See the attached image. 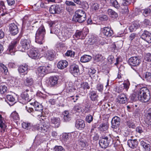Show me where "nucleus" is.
<instances>
[{"label":"nucleus","mask_w":151,"mask_h":151,"mask_svg":"<svg viewBox=\"0 0 151 151\" xmlns=\"http://www.w3.org/2000/svg\"><path fill=\"white\" fill-rule=\"evenodd\" d=\"M143 76L145 79L147 81H149L151 78V73L149 72H146L144 73Z\"/></svg>","instance_id":"41"},{"label":"nucleus","mask_w":151,"mask_h":151,"mask_svg":"<svg viewBox=\"0 0 151 151\" xmlns=\"http://www.w3.org/2000/svg\"><path fill=\"white\" fill-rule=\"evenodd\" d=\"M102 31L104 35L107 37H111L113 33L112 30L110 28L108 27L103 28Z\"/></svg>","instance_id":"18"},{"label":"nucleus","mask_w":151,"mask_h":151,"mask_svg":"<svg viewBox=\"0 0 151 151\" xmlns=\"http://www.w3.org/2000/svg\"><path fill=\"white\" fill-rule=\"evenodd\" d=\"M146 121L148 124L151 125V108L149 109L145 115Z\"/></svg>","instance_id":"28"},{"label":"nucleus","mask_w":151,"mask_h":151,"mask_svg":"<svg viewBox=\"0 0 151 151\" xmlns=\"http://www.w3.org/2000/svg\"><path fill=\"white\" fill-rule=\"evenodd\" d=\"M82 87L84 90L89 89L90 88L88 83L86 82L83 83L82 85Z\"/></svg>","instance_id":"51"},{"label":"nucleus","mask_w":151,"mask_h":151,"mask_svg":"<svg viewBox=\"0 0 151 151\" xmlns=\"http://www.w3.org/2000/svg\"><path fill=\"white\" fill-rule=\"evenodd\" d=\"M69 70L74 76L77 75L79 73V70L78 66L75 64L70 65Z\"/></svg>","instance_id":"14"},{"label":"nucleus","mask_w":151,"mask_h":151,"mask_svg":"<svg viewBox=\"0 0 151 151\" xmlns=\"http://www.w3.org/2000/svg\"><path fill=\"white\" fill-rule=\"evenodd\" d=\"M7 1L9 5H13L15 4V0H7Z\"/></svg>","instance_id":"63"},{"label":"nucleus","mask_w":151,"mask_h":151,"mask_svg":"<svg viewBox=\"0 0 151 151\" xmlns=\"http://www.w3.org/2000/svg\"><path fill=\"white\" fill-rule=\"evenodd\" d=\"M107 14L111 17L116 18L118 16V14L111 9H108L107 11Z\"/></svg>","instance_id":"27"},{"label":"nucleus","mask_w":151,"mask_h":151,"mask_svg":"<svg viewBox=\"0 0 151 151\" xmlns=\"http://www.w3.org/2000/svg\"><path fill=\"white\" fill-rule=\"evenodd\" d=\"M108 126L107 123L101 124L99 127V130L101 132L106 131L108 129Z\"/></svg>","instance_id":"35"},{"label":"nucleus","mask_w":151,"mask_h":151,"mask_svg":"<svg viewBox=\"0 0 151 151\" xmlns=\"http://www.w3.org/2000/svg\"><path fill=\"white\" fill-rule=\"evenodd\" d=\"M83 30L82 31H79L77 30L74 36L78 39H83L84 38L83 36L84 34H83Z\"/></svg>","instance_id":"34"},{"label":"nucleus","mask_w":151,"mask_h":151,"mask_svg":"<svg viewBox=\"0 0 151 151\" xmlns=\"http://www.w3.org/2000/svg\"><path fill=\"white\" fill-rule=\"evenodd\" d=\"M74 110L78 112H81L82 111V108L81 104H78L73 108Z\"/></svg>","instance_id":"38"},{"label":"nucleus","mask_w":151,"mask_h":151,"mask_svg":"<svg viewBox=\"0 0 151 151\" xmlns=\"http://www.w3.org/2000/svg\"><path fill=\"white\" fill-rule=\"evenodd\" d=\"M55 55L54 51L53 50H49L47 51L45 55V57L47 59L52 60L54 58Z\"/></svg>","instance_id":"24"},{"label":"nucleus","mask_w":151,"mask_h":151,"mask_svg":"<svg viewBox=\"0 0 151 151\" xmlns=\"http://www.w3.org/2000/svg\"><path fill=\"white\" fill-rule=\"evenodd\" d=\"M58 78L56 77H51L50 78L48 82V84L51 86H53L58 83Z\"/></svg>","instance_id":"26"},{"label":"nucleus","mask_w":151,"mask_h":151,"mask_svg":"<svg viewBox=\"0 0 151 151\" xmlns=\"http://www.w3.org/2000/svg\"><path fill=\"white\" fill-rule=\"evenodd\" d=\"M123 85L124 88L125 89L126 91H127L128 89L129 88L130 85V83L128 82H127L126 83H124L123 84Z\"/></svg>","instance_id":"56"},{"label":"nucleus","mask_w":151,"mask_h":151,"mask_svg":"<svg viewBox=\"0 0 151 151\" xmlns=\"http://www.w3.org/2000/svg\"><path fill=\"white\" fill-rule=\"evenodd\" d=\"M23 91L21 94V97L22 102L25 104L29 102L31 100V99L29 98L27 93L29 91V89H26L24 86L23 87Z\"/></svg>","instance_id":"10"},{"label":"nucleus","mask_w":151,"mask_h":151,"mask_svg":"<svg viewBox=\"0 0 151 151\" xmlns=\"http://www.w3.org/2000/svg\"><path fill=\"white\" fill-rule=\"evenodd\" d=\"M60 119L58 118L52 117L50 119V122L53 125V127L55 128L58 127L60 125Z\"/></svg>","instance_id":"22"},{"label":"nucleus","mask_w":151,"mask_h":151,"mask_svg":"<svg viewBox=\"0 0 151 151\" xmlns=\"http://www.w3.org/2000/svg\"><path fill=\"white\" fill-rule=\"evenodd\" d=\"M0 69L2 70V71H4L5 74H7L8 72V69L7 67L4 65L3 64H0Z\"/></svg>","instance_id":"47"},{"label":"nucleus","mask_w":151,"mask_h":151,"mask_svg":"<svg viewBox=\"0 0 151 151\" xmlns=\"http://www.w3.org/2000/svg\"><path fill=\"white\" fill-rule=\"evenodd\" d=\"M6 101L8 103L9 102H14L15 101V99L13 96L11 95H8L6 96Z\"/></svg>","instance_id":"39"},{"label":"nucleus","mask_w":151,"mask_h":151,"mask_svg":"<svg viewBox=\"0 0 151 151\" xmlns=\"http://www.w3.org/2000/svg\"><path fill=\"white\" fill-rule=\"evenodd\" d=\"M145 60L148 62L151 61V54L150 53H147L145 56Z\"/></svg>","instance_id":"52"},{"label":"nucleus","mask_w":151,"mask_h":151,"mask_svg":"<svg viewBox=\"0 0 151 151\" xmlns=\"http://www.w3.org/2000/svg\"><path fill=\"white\" fill-rule=\"evenodd\" d=\"M102 57L101 55L98 54L96 55L95 57V59L97 62H99L101 61Z\"/></svg>","instance_id":"57"},{"label":"nucleus","mask_w":151,"mask_h":151,"mask_svg":"<svg viewBox=\"0 0 151 151\" xmlns=\"http://www.w3.org/2000/svg\"><path fill=\"white\" fill-rule=\"evenodd\" d=\"M43 110V108L42 107V106L40 105H39V106L35 108V111H39L40 112H42Z\"/></svg>","instance_id":"64"},{"label":"nucleus","mask_w":151,"mask_h":151,"mask_svg":"<svg viewBox=\"0 0 151 151\" xmlns=\"http://www.w3.org/2000/svg\"><path fill=\"white\" fill-rule=\"evenodd\" d=\"M111 139L110 134L108 135H102L99 140L100 146L102 148H106L109 146Z\"/></svg>","instance_id":"4"},{"label":"nucleus","mask_w":151,"mask_h":151,"mask_svg":"<svg viewBox=\"0 0 151 151\" xmlns=\"http://www.w3.org/2000/svg\"><path fill=\"white\" fill-rule=\"evenodd\" d=\"M29 56L32 58L37 59L40 56L39 51L36 48L31 49L28 53Z\"/></svg>","instance_id":"12"},{"label":"nucleus","mask_w":151,"mask_h":151,"mask_svg":"<svg viewBox=\"0 0 151 151\" xmlns=\"http://www.w3.org/2000/svg\"><path fill=\"white\" fill-rule=\"evenodd\" d=\"M77 132H73L69 133L70 137L72 139L76 137L77 136Z\"/></svg>","instance_id":"55"},{"label":"nucleus","mask_w":151,"mask_h":151,"mask_svg":"<svg viewBox=\"0 0 151 151\" xmlns=\"http://www.w3.org/2000/svg\"><path fill=\"white\" fill-rule=\"evenodd\" d=\"M145 151H150V145L148 144H147L144 147H143Z\"/></svg>","instance_id":"60"},{"label":"nucleus","mask_w":151,"mask_h":151,"mask_svg":"<svg viewBox=\"0 0 151 151\" xmlns=\"http://www.w3.org/2000/svg\"><path fill=\"white\" fill-rule=\"evenodd\" d=\"M139 27V24L137 22H133L129 26V29L130 32L136 30Z\"/></svg>","instance_id":"30"},{"label":"nucleus","mask_w":151,"mask_h":151,"mask_svg":"<svg viewBox=\"0 0 151 151\" xmlns=\"http://www.w3.org/2000/svg\"><path fill=\"white\" fill-rule=\"evenodd\" d=\"M62 139L64 141H67L70 137L69 133L68 134H63L62 136Z\"/></svg>","instance_id":"54"},{"label":"nucleus","mask_w":151,"mask_h":151,"mask_svg":"<svg viewBox=\"0 0 151 151\" xmlns=\"http://www.w3.org/2000/svg\"><path fill=\"white\" fill-rule=\"evenodd\" d=\"M150 34V33L148 32L147 30H145L141 36V37L142 39L145 40Z\"/></svg>","instance_id":"42"},{"label":"nucleus","mask_w":151,"mask_h":151,"mask_svg":"<svg viewBox=\"0 0 151 151\" xmlns=\"http://www.w3.org/2000/svg\"><path fill=\"white\" fill-rule=\"evenodd\" d=\"M141 60L140 57L139 56L132 57L129 58L128 60V63L132 67H137L141 63ZM132 68L137 73L139 71L136 68V69L132 67Z\"/></svg>","instance_id":"6"},{"label":"nucleus","mask_w":151,"mask_h":151,"mask_svg":"<svg viewBox=\"0 0 151 151\" xmlns=\"http://www.w3.org/2000/svg\"><path fill=\"white\" fill-rule=\"evenodd\" d=\"M108 60L110 64H111L114 59L113 56L111 55L109 56L108 58Z\"/></svg>","instance_id":"59"},{"label":"nucleus","mask_w":151,"mask_h":151,"mask_svg":"<svg viewBox=\"0 0 151 151\" xmlns=\"http://www.w3.org/2000/svg\"><path fill=\"white\" fill-rule=\"evenodd\" d=\"M100 19L101 21H106L108 19V17L107 16L105 15H102L100 17Z\"/></svg>","instance_id":"58"},{"label":"nucleus","mask_w":151,"mask_h":151,"mask_svg":"<svg viewBox=\"0 0 151 151\" xmlns=\"http://www.w3.org/2000/svg\"><path fill=\"white\" fill-rule=\"evenodd\" d=\"M110 5L116 9H119L120 7L119 4L116 0H110Z\"/></svg>","instance_id":"36"},{"label":"nucleus","mask_w":151,"mask_h":151,"mask_svg":"<svg viewBox=\"0 0 151 151\" xmlns=\"http://www.w3.org/2000/svg\"><path fill=\"white\" fill-rule=\"evenodd\" d=\"M89 96L91 99L92 101L96 100L98 97V95L97 94V92L93 91H90Z\"/></svg>","instance_id":"29"},{"label":"nucleus","mask_w":151,"mask_h":151,"mask_svg":"<svg viewBox=\"0 0 151 151\" xmlns=\"http://www.w3.org/2000/svg\"><path fill=\"white\" fill-rule=\"evenodd\" d=\"M10 33L13 35H15L19 32V29L17 25L14 23L10 24L9 25Z\"/></svg>","instance_id":"13"},{"label":"nucleus","mask_w":151,"mask_h":151,"mask_svg":"<svg viewBox=\"0 0 151 151\" xmlns=\"http://www.w3.org/2000/svg\"><path fill=\"white\" fill-rule=\"evenodd\" d=\"M19 38H17L12 41L9 45L6 50L7 53L11 55H15L16 47L19 44Z\"/></svg>","instance_id":"7"},{"label":"nucleus","mask_w":151,"mask_h":151,"mask_svg":"<svg viewBox=\"0 0 151 151\" xmlns=\"http://www.w3.org/2000/svg\"><path fill=\"white\" fill-rule=\"evenodd\" d=\"M98 38L94 36H92L88 40V43L91 45H93L94 44H96L98 42Z\"/></svg>","instance_id":"33"},{"label":"nucleus","mask_w":151,"mask_h":151,"mask_svg":"<svg viewBox=\"0 0 151 151\" xmlns=\"http://www.w3.org/2000/svg\"><path fill=\"white\" fill-rule=\"evenodd\" d=\"M127 144L129 147L132 148H136L138 145V142L137 139H129Z\"/></svg>","instance_id":"25"},{"label":"nucleus","mask_w":151,"mask_h":151,"mask_svg":"<svg viewBox=\"0 0 151 151\" xmlns=\"http://www.w3.org/2000/svg\"><path fill=\"white\" fill-rule=\"evenodd\" d=\"M47 69L45 66H40L38 68V75L40 77L43 76L47 72Z\"/></svg>","instance_id":"20"},{"label":"nucleus","mask_w":151,"mask_h":151,"mask_svg":"<svg viewBox=\"0 0 151 151\" xmlns=\"http://www.w3.org/2000/svg\"><path fill=\"white\" fill-rule=\"evenodd\" d=\"M65 4L67 6H71L74 7H76V4L72 1L67 0L65 2Z\"/></svg>","instance_id":"48"},{"label":"nucleus","mask_w":151,"mask_h":151,"mask_svg":"<svg viewBox=\"0 0 151 151\" xmlns=\"http://www.w3.org/2000/svg\"><path fill=\"white\" fill-rule=\"evenodd\" d=\"M96 72V70L93 68H91L88 69V73L90 75H93Z\"/></svg>","instance_id":"53"},{"label":"nucleus","mask_w":151,"mask_h":151,"mask_svg":"<svg viewBox=\"0 0 151 151\" xmlns=\"http://www.w3.org/2000/svg\"><path fill=\"white\" fill-rule=\"evenodd\" d=\"M99 5L97 3L93 4L92 6V7L93 9L95 10L98 9L99 8Z\"/></svg>","instance_id":"61"},{"label":"nucleus","mask_w":151,"mask_h":151,"mask_svg":"<svg viewBox=\"0 0 151 151\" xmlns=\"http://www.w3.org/2000/svg\"><path fill=\"white\" fill-rule=\"evenodd\" d=\"M86 16V14L85 12L83 11L82 10H78L76 11L75 12V14L74 17H78L79 16Z\"/></svg>","instance_id":"37"},{"label":"nucleus","mask_w":151,"mask_h":151,"mask_svg":"<svg viewBox=\"0 0 151 151\" xmlns=\"http://www.w3.org/2000/svg\"><path fill=\"white\" fill-rule=\"evenodd\" d=\"M75 53L72 51L69 50H68L65 54V55L68 57H73L74 56Z\"/></svg>","instance_id":"46"},{"label":"nucleus","mask_w":151,"mask_h":151,"mask_svg":"<svg viewBox=\"0 0 151 151\" xmlns=\"http://www.w3.org/2000/svg\"><path fill=\"white\" fill-rule=\"evenodd\" d=\"M85 122L83 120L79 119L76 121L75 126L77 129L79 130H82L85 127Z\"/></svg>","instance_id":"17"},{"label":"nucleus","mask_w":151,"mask_h":151,"mask_svg":"<svg viewBox=\"0 0 151 151\" xmlns=\"http://www.w3.org/2000/svg\"><path fill=\"white\" fill-rule=\"evenodd\" d=\"M45 30L44 26L42 25L36 32L35 35V42L40 44L42 43V41L44 39V37L45 34Z\"/></svg>","instance_id":"3"},{"label":"nucleus","mask_w":151,"mask_h":151,"mask_svg":"<svg viewBox=\"0 0 151 151\" xmlns=\"http://www.w3.org/2000/svg\"><path fill=\"white\" fill-rule=\"evenodd\" d=\"M117 101L120 104H125L128 101V98L124 93L119 94L117 97Z\"/></svg>","instance_id":"16"},{"label":"nucleus","mask_w":151,"mask_h":151,"mask_svg":"<svg viewBox=\"0 0 151 151\" xmlns=\"http://www.w3.org/2000/svg\"><path fill=\"white\" fill-rule=\"evenodd\" d=\"M68 65V63L65 60H62L59 61L57 64V67L60 69H63L66 68Z\"/></svg>","instance_id":"23"},{"label":"nucleus","mask_w":151,"mask_h":151,"mask_svg":"<svg viewBox=\"0 0 151 151\" xmlns=\"http://www.w3.org/2000/svg\"><path fill=\"white\" fill-rule=\"evenodd\" d=\"M63 10L61 6L57 4L51 5L49 9L50 13L52 14H59L62 12Z\"/></svg>","instance_id":"11"},{"label":"nucleus","mask_w":151,"mask_h":151,"mask_svg":"<svg viewBox=\"0 0 151 151\" xmlns=\"http://www.w3.org/2000/svg\"><path fill=\"white\" fill-rule=\"evenodd\" d=\"M120 118L118 116L114 117L111 121V127L113 128L116 129L119 127L120 124Z\"/></svg>","instance_id":"15"},{"label":"nucleus","mask_w":151,"mask_h":151,"mask_svg":"<svg viewBox=\"0 0 151 151\" xmlns=\"http://www.w3.org/2000/svg\"><path fill=\"white\" fill-rule=\"evenodd\" d=\"M20 45L17 47V48L19 50L24 52L30 48L31 41L29 38L22 39L20 41Z\"/></svg>","instance_id":"5"},{"label":"nucleus","mask_w":151,"mask_h":151,"mask_svg":"<svg viewBox=\"0 0 151 151\" xmlns=\"http://www.w3.org/2000/svg\"><path fill=\"white\" fill-rule=\"evenodd\" d=\"M57 22L56 21H51L49 22V25L50 27V33L54 34L57 35L58 37L60 32V30L56 27Z\"/></svg>","instance_id":"8"},{"label":"nucleus","mask_w":151,"mask_h":151,"mask_svg":"<svg viewBox=\"0 0 151 151\" xmlns=\"http://www.w3.org/2000/svg\"><path fill=\"white\" fill-rule=\"evenodd\" d=\"M96 88L98 91L101 92L103 90L104 86L102 84L98 83L96 86Z\"/></svg>","instance_id":"49"},{"label":"nucleus","mask_w":151,"mask_h":151,"mask_svg":"<svg viewBox=\"0 0 151 151\" xmlns=\"http://www.w3.org/2000/svg\"><path fill=\"white\" fill-rule=\"evenodd\" d=\"M10 117L14 120H19V117L18 113L15 111L12 112L10 115Z\"/></svg>","instance_id":"43"},{"label":"nucleus","mask_w":151,"mask_h":151,"mask_svg":"<svg viewBox=\"0 0 151 151\" xmlns=\"http://www.w3.org/2000/svg\"><path fill=\"white\" fill-rule=\"evenodd\" d=\"M93 117L90 114L86 116V121L88 123H90L93 120Z\"/></svg>","instance_id":"50"},{"label":"nucleus","mask_w":151,"mask_h":151,"mask_svg":"<svg viewBox=\"0 0 151 151\" xmlns=\"http://www.w3.org/2000/svg\"><path fill=\"white\" fill-rule=\"evenodd\" d=\"M143 14L145 16H148L151 12V7L150 8H147L143 10Z\"/></svg>","instance_id":"44"},{"label":"nucleus","mask_w":151,"mask_h":151,"mask_svg":"<svg viewBox=\"0 0 151 151\" xmlns=\"http://www.w3.org/2000/svg\"><path fill=\"white\" fill-rule=\"evenodd\" d=\"M34 80L32 77H26L24 81V86L25 87V86H27L29 87L28 89H30L29 87L32 86L34 83Z\"/></svg>","instance_id":"19"},{"label":"nucleus","mask_w":151,"mask_h":151,"mask_svg":"<svg viewBox=\"0 0 151 151\" xmlns=\"http://www.w3.org/2000/svg\"><path fill=\"white\" fill-rule=\"evenodd\" d=\"M73 19L76 22L81 23L84 22L86 19V16H81L78 17H73Z\"/></svg>","instance_id":"31"},{"label":"nucleus","mask_w":151,"mask_h":151,"mask_svg":"<svg viewBox=\"0 0 151 151\" xmlns=\"http://www.w3.org/2000/svg\"><path fill=\"white\" fill-rule=\"evenodd\" d=\"M70 33L67 29H64L60 32L58 37L61 41H64L70 37Z\"/></svg>","instance_id":"9"},{"label":"nucleus","mask_w":151,"mask_h":151,"mask_svg":"<svg viewBox=\"0 0 151 151\" xmlns=\"http://www.w3.org/2000/svg\"><path fill=\"white\" fill-rule=\"evenodd\" d=\"M150 98L149 90L146 87L141 88L138 92V99L143 102H148Z\"/></svg>","instance_id":"2"},{"label":"nucleus","mask_w":151,"mask_h":151,"mask_svg":"<svg viewBox=\"0 0 151 151\" xmlns=\"http://www.w3.org/2000/svg\"><path fill=\"white\" fill-rule=\"evenodd\" d=\"M53 151H65V150L61 146L56 145L53 149Z\"/></svg>","instance_id":"45"},{"label":"nucleus","mask_w":151,"mask_h":151,"mask_svg":"<svg viewBox=\"0 0 151 151\" xmlns=\"http://www.w3.org/2000/svg\"><path fill=\"white\" fill-rule=\"evenodd\" d=\"M7 90V87L4 85H0V93L1 94H3L6 92Z\"/></svg>","instance_id":"40"},{"label":"nucleus","mask_w":151,"mask_h":151,"mask_svg":"<svg viewBox=\"0 0 151 151\" xmlns=\"http://www.w3.org/2000/svg\"><path fill=\"white\" fill-rule=\"evenodd\" d=\"M22 125L23 128L27 130L29 129L30 130L31 129L32 130H35L34 128H35L40 132L43 133L46 132L49 128V126L43 122H41L40 124H37L34 127L31 126L30 123L24 122L22 123Z\"/></svg>","instance_id":"1"},{"label":"nucleus","mask_w":151,"mask_h":151,"mask_svg":"<svg viewBox=\"0 0 151 151\" xmlns=\"http://www.w3.org/2000/svg\"><path fill=\"white\" fill-rule=\"evenodd\" d=\"M91 58V56L88 55H84L81 57L80 60L82 62L86 63L89 62Z\"/></svg>","instance_id":"32"},{"label":"nucleus","mask_w":151,"mask_h":151,"mask_svg":"<svg viewBox=\"0 0 151 151\" xmlns=\"http://www.w3.org/2000/svg\"><path fill=\"white\" fill-rule=\"evenodd\" d=\"M137 95H138V94ZM137 98H138V95H136L134 94H132L131 96V99L133 101H136Z\"/></svg>","instance_id":"62"},{"label":"nucleus","mask_w":151,"mask_h":151,"mask_svg":"<svg viewBox=\"0 0 151 151\" xmlns=\"http://www.w3.org/2000/svg\"><path fill=\"white\" fill-rule=\"evenodd\" d=\"M28 66L26 64L20 65L18 67V70L20 73H23L25 75L27 73Z\"/></svg>","instance_id":"21"}]
</instances>
